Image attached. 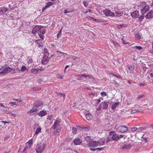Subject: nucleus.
Listing matches in <instances>:
<instances>
[{
  "label": "nucleus",
  "instance_id": "1",
  "mask_svg": "<svg viewBox=\"0 0 153 153\" xmlns=\"http://www.w3.org/2000/svg\"><path fill=\"white\" fill-rule=\"evenodd\" d=\"M44 104V102L41 101H37L34 102L33 103L32 109L29 111L28 114L32 113L37 111L38 108L42 107Z\"/></svg>",
  "mask_w": 153,
  "mask_h": 153
},
{
  "label": "nucleus",
  "instance_id": "2",
  "mask_svg": "<svg viewBox=\"0 0 153 153\" xmlns=\"http://www.w3.org/2000/svg\"><path fill=\"white\" fill-rule=\"evenodd\" d=\"M139 9L141 10L142 14H143L149 10V6L147 5L145 2H143L140 5L139 7Z\"/></svg>",
  "mask_w": 153,
  "mask_h": 153
},
{
  "label": "nucleus",
  "instance_id": "3",
  "mask_svg": "<svg viewBox=\"0 0 153 153\" xmlns=\"http://www.w3.org/2000/svg\"><path fill=\"white\" fill-rule=\"evenodd\" d=\"M45 146V143L38 144L35 149L36 153H42L44 151Z\"/></svg>",
  "mask_w": 153,
  "mask_h": 153
},
{
  "label": "nucleus",
  "instance_id": "4",
  "mask_svg": "<svg viewBox=\"0 0 153 153\" xmlns=\"http://www.w3.org/2000/svg\"><path fill=\"white\" fill-rule=\"evenodd\" d=\"M39 28V30L37 32V33L39 34L40 38L42 39H44L43 35L45 32V30L44 29V27L40 26V28Z\"/></svg>",
  "mask_w": 153,
  "mask_h": 153
},
{
  "label": "nucleus",
  "instance_id": "5",
  "mask_svg": "<svg viewBox=\"0 0 153 153\" xmlns=\"http://www.w3.org/2000/svg\"><path fill=\"white\" fill-rule=\"evenodd\" d=\"M109 135L110 136L112 140L118 141L119 140L118 135L114 131H110L109 133Z\"/></svg>",
  "mask_w": 153,
  "mask_h": 153
},
{
  "label": "nucleus",
  "instance_id": "6",
  "mask_svg": "<svg viewBox=\"0 0 153 153\" xmlns=\"http://www.w3.org/2000/svg\"><path fill=\"white\" fill-rule=\"evenodd\" d=\"M87 145L89 147H97L100 146V142L99 141H91L90 142L88 143Z\"/></svg>",
  "mask_w": 153,
  "mask_h": 153
},
{
  "label": "nucleus",
  "instance_id": "7",
  "mask_svg": "<svg viewBox=\"0 0 153 153\" xmlns=\"http://www.w3.org/2000/svg\"><path fill=\"white\" fill-rule=\"evenodd\" d=\"M116 130L118 132L124 133L128 131V128L125 126H120L117 128Z\"/></svg>",
  "mask_w": 153,
  "mask_h": 153
},
{
  "label": "nucleus",
  "instance_id": "8",
  "mask_svg": "<svg viewBox=\"0 0 153 153\" xmlns=\"http://www.w3.org/2000/svg\"><path fill=\"white\" fill-rule=\"evenodd\" d=\"M103 12L104 14L107 16H111L113 17L114 16V13L111 11V10L109 9H106L104 10Z\"/></svg>",
  "mask_w": 153,
  "mask_h": 153
},
{
  "label": "nucleus",
  "instance_id": "9",
  "mask_svg": "<svg viewBox=\"0 0 153 153\" xmlns=\"http://www.w3.org/2000/svg\"><path fill=\"white\" fill-rule=\"evenodd\" d=\"M49 62V59L48 56L44 55L43 58L41 61V63L43 65L47 64Z\"/></svg>",
  "mask_w": 153,
  "mask_h": 153
},
{
  "label": "nucleus",
  "instance_id": "10",
  "mask_svg": "<svg viewBox=\"0 0 153 153\" xmlns=\"http://www.w3.org/2000/svg\"><path fill=\"white\" fill-rule=\"evenodd\" d=\"M60 121H59L58 120H56L54 123L53 125L52 126L51 128L53 130H55L57 128V127L60 126Z\"/></svg>",
  "mask_w": 153,
  "mask_h": 153
},
{
  "label": "nucleus",
  "instance_id": "11",
  "mask_svg": "<svg viewBox=\"0 0 153 153\" xmlns=\"http://www.w3.org/2000/svg\"><path fill=\"white\" fill-rule=\"evenodd\" d=\"M47 114V111L44 110H43L37 113V115L41 117H44Z\"/></svg>",
  "mask_w": 153,
  "mask_h": 153
},
{
  "label": "nucleus",
  "instance_id": "12",
  "mask_svg": "<svg viewBox=\"0 0 153 153\" xmlns=\"http://www.w3.org/2000/svg\"><path fill=\"white\" fill-rule=\"evenodd\" d=\"M108 102L106 101L101 102L100 104V106H101L103 109H105L107 108L108 106Z\"/></svg>",
  "mask_w": 153,
  "mask_h": 153
},
{
  "label": "nucleus",
  "instance_id": "13",
  "mask_svg": "<svg viewBox=\"0 0 153 153\" xmlns=\"http://www.w3.org/2000/svg\"><path fill=\"white\" fill-rule=\"evenodd\" d=\"M74 144L76 145H80L82 143V140L78 137L75 138L73 141Z\"/></svg>",
  "mask_w": 153,
  "mask_h": 153
},
{
  "label": "nucleus",
  "instance_id": "14",
  "mask_svg": "<svg viewBox=\"0 0 153 153\" xmlns=\"http://www.w3.org/2000/svg\"><path fill=\"white\" fill-rule=\"evenodd\" d=\"M36 45L39 47H43V43L42 39H37L35 41Z\"/></svg>",
  "mask_w": 153,
  "mask_h": 153
},
{
  "label": "nucleus",
  "instance_id": "15",
  "mask_svg": "<svg viewBox=\"0 0 153 153\" xmlns=\"http://www.w3.org/2000/svg\"><path fill=\"white\" fill-rule=\"evenodd\" d=\"M40 28V26L36 25L35 26L33 29L32 33L34 34H36V33L37 32L39 28Z\"/></svg>",
  "mask_w": 153,
  "mask_h": 153
},
{
  "label": "nucleus",
  "instance_id": "16",
  "mask_svg": "<svg viewBox=\"0 0 153 153\" xmlns=\"http://www.w3.org/2000/svg\"><path fill=\"white\" fill-rule=\"evenodd\" d=\"M147 19H151L153 18V10H151L145 16Z\"/></svg>",
  "mask_w": 153,
  "mask_h": 153
},
{
  "label": "nucleus",
  "instance_id": "17",
  "mask_svg": "<svg viewBox=\"0 0 153 153\" xmlns=\"http://www.w3.org/2000/svg\"><path fill=\"white\" fill-rule=\"evenodd\" d=\"M8 9L7 7H2L0 8V13L1 14H4L5 12L8 11Z\"/></svg>",
  "mask_w": 153,
  "mask_h": 153
},
{
  "label": "nucleus",
  "instance_id": "18",
  "mask_svg": "<svg viewBox=\"0 0 153 153\" xmlns=\"http://www.w3.org/2000/svg\"><path fill=\"white\" fill-rule=\"evenodd\" d=\"M139 13L138 11L136 10L132 13L131 14V15L132 17L137 18H138L139 16Z\"/></svg>",
  "mask_w": 153,
  "mask_h": 153
},
{
  "label": "nucleus",
  "instance_id": "19",
  "mask_svg": "<svg viewBox=\"0 0 153 153\" xmlns=\"http://www.w3.org/2000/svg\"><path fill=\"white\" fill-rule=\"evenodd\" d=\"M30 71L31 73L36 74L38 73H40L41 70L38 68H32L31 69Z\"/></svg>",
  "mask_w": 153,
  "mask_h": 153
},
{
  "label": "nucleus",
  "instance_id": "20",
  "mask_svg": "<svg viewBox=\"0 0 153 153\" xmlns=\"http://www.w3.org/2000/svg\"><path fill=\"white\" fill-rule=\"evenodd\" d=\"M131 145L130 143L126 144L123 146L122 149H131Z\"/></svg>",
  "mask_w": 153,
  "mask_h": 153
},
{
  "label": "nucleus",
  "instance_id": "21",
  "mask_svg": "<svg viewBox=\"0 0 153 153\" xmlns=\"http://www.w3.org/2000/svg\"><path fill=\"white\" fill-rule=\"evenodd\" d=\"M127 67L128 69L131 71L130 73H133L134 70L135 66L133 65H127Z\"/></svg>",
  "mask_w": 153,
  "mask_h": 153
},
{
  "label": "nucleus",
  "instance_id": "22",
  "mask_svg": "<svg viewBox=\"0 0 153 153\" xmlns=\"http://www.w3.org/2000/svg\"><path fill=\"white\" fill-rule=\"evenodd\" d=\"M120 103L119 102H115L112 104L111 106V109L114 111L116 108L120 105Z\"/></svg>",
  "mask_w": 153,
  "mask_h": 153
},
{
  "label": "nucleus",
  "instance_id": "23",
  "mask_svg": "<svg viewBox=\"0 0 153 153\" xmlns=\"http://www.w3.org/2000/svg\"><path fill=\"white\" fill-rule=\"evenodd\" d=\"M123 14V13L121 11H116L114 13L115 17H120Z\"/></svg>",
  "mask_w": 153,
  "mask_h": 153
},
{
  "label": "nucleus",
  "instance_id": "24",
  "mask_svg": "<svg viewBox=\"0 0 153 153\" xmlns=\"http://www.w3.org/2000/svg\"><path fill=\"white\" fill-rule=\"evenodd\" d=\"M12 68H11L10 67H8L5 68L4 69L5 74L6 73H8L9 72H11L12 71Z\"/></svg>",
  "mask_w": 153,
  "mask_h": 153
},
{
  "label": "nucleus",
  "instance_id": "25",
  "mask_svg": "<svg viewBox=\"0 0 153 153\" xmlns=\"http://www.w3.org/2000/svg\"><path fill=\"white\" fill-rule=\"evenodd\" d=\"M88 79H90V82L91 83H94L96 82V79L92 76L89 75L88 76Z\"/></svg>",
  "mask_w": 153,
  "mask_h": 153
},
{
  "label": "nucleus",
  "instance_id": "26",
  "mask_svg": "<svg viewBox=\"0 0 153 153\" xmlns=\"http://www.w3.org/2000/svg\"><path fill=\"white\" fill-rule=\"evenodd\" d=\"M85 117L88 120H91L93 118L92 115L90 114H86Z\"/></svg>",
  "mask_w": 153,
  "mask_h": 153
},
{
  "label": "nucleus",
  "instance_id": "27",
  "mask_svg": "<svg viewBox=\"0 0 153 153\" xmlns=\"http://www.w3.org/2000/svg\"><path fill=\"white\" fill-rule=\"evenodd\" d=\"M150 134L149 133L147 134V137H144L143 136L142 137V138L145 140V143L147 142V140L148 138H151L152 137V136H151V135L150 136Z\"/></svg>",
  "mask_w": 153,
  "mask_h": 153
},
{
  "label": "nucleus",
  "instance_id": "28",
  "mask_svg": "<svg viewBox=\"0 0 153 153\" xmlns=\"http://www.w3.org/2000/svg\"><path fill=\"white\" fill-rule=\"evenodd\" d=\"M92 140L91 137L89 136H87L85 138V140L88 143L90 142L91 141V140Z\"/></svg>",
  "mask_w": 153,
  "mask_h": 153
},
{
  "label": "nucleus",
  "instance_id": "29",
  "mask_svg": "<svg viewBox=\"0 0 153 153\" xmlns=\"http://www.w3.org/2000/svg\"><path fill=\"white\" fill-rule=\"evenodd\" d=\"M146 128V127H141L139 128H137V132H140L142 130L145 129Z\"/></svg>",
  "mask_w": 153,
  "mask_h": 153
},
{
  "label": "nucleus",
  "instance_id": "30",
  "mask_svg": "<svg viewBox=\"0 0 153 153\" xmlns=\"http://www.w3.org/2000/svg\"><path fill=\"white\" fill-rule=\"evenodd\" d=\"M142 112L140 109H134L131 111V113L134 114L136 112Z\"/></svg>",
  "mask_w": 153,
  "mask_h": 153
},
{
  "label": "nucleus",
  "instance_id": "31",
  "mask_svg": "<svg viewBox=\"0 0 153 153\" xmlns=\"http://www.w3.org/2000/svg\"><path fill=\"white\" fill-rule=\"evenodd\" d=\"M89 75H87L86 74H79L78 76L80 77H84L85 78H88Z\"/></svg>",
  "mask_w": 153,
  "mask_h": 153
},
{
  "label": "nucleus",
  "instance_id": "32",
  "mask_svg": "<svg viewBox=\"0 0 153 153\" xmlns=\"http://www.w3.org/2000/svg\"><path fill=\"white\" fill-rule=\"evenodd\" d=\"M57 94L58 96H59L60 97H62L63 99L65 100V95L64 94H63L60 93H57Z\"/></svg>",
  "mask_w": 153,
  "mask_h": 153
},
{
  "label": "nucleus",
  "instance_id": "33",
  "mask_svg": "<svg viewBox=\"0 0 153 153\" xmlns=\"http://www.w3.org/2000/svg\"><path fill=\"white\" fill-rule=\"evenodd\" d=\"M61 129L59 128H57L56 130L54 131L53 133L56 135H58L59 134V132L60 131Z\"/></svg>",
  "mask_w": 153,
  "mask_h": 153
},
{
  "label": "nucleus",
  "instance_id": "34",
  "mask_svg": "<svg viewBox=\"0 0 153 153\" xmlns=\"http://www.w3.org/2000/svg\"><path fill=\"white\" fill-rule=\"evenodd\" d=\"M53 4V2H51L50 1L46 3L45 5V7L48 8L50 6L52 5Z\"/></svg>",
  "mask_w": 153,
  "mask_h": 153
},
{
  "label": "nucleus",
  "instance_id": "35",
  "mask_svg": "<svg viewBox=\"0 0 153 153\" xmlns=\"http://www.w3.org/2000/svg\"><path fill=\"white\" fill-rule=\"evenodd\" d=\"M44 53L45 55H49V52L48 49L46 48H45L44 49Z\"/></svg>",
  "mask_w": 153,
  "mask_h": 153
},
{
  "label": "nucleus",
  "instance_id": "36",
  "mask_svg": "<svg viewBox=\"0 0 153 153\" xmlns=\"http://www.w3.org/2000/svg\"><path fill=\"white\" fill-rule=\"evenodd\" d=\"M127 25L125 24H123L120 25H118V28L119 29H121L122 28L126 27H127Z\"/></svg>",
  "mask_w": 153,
  "mask_h": 153
},
{
  "label": "nucleus",
  "instance_id": "37",
  "mask_svg": "<svg viewBox=\"0 0 153 153\" xmlns=\"http://www.w3.org/2000/svg\"><path fill=\"white\" fill-rule=\"evenodd\" d=\"M132 48L134 49L138 50H141L142 49V48L140 46H135L132 47Z\"/></svg>",
  "mask_w": 153,
  "mask_h": 153
},
{
  "label": "nucleus",
  "instance_id": "38",
  "mask_svg": "<svg viewBox=\"0 0 153 153\" xmlns=\"http://www.w3.org/2000/svg\"><path fill=\"white\" fill-rule=\"evenodd\" d=\"M28 70L25 66H23L21 67V71L22 72H24L27 71Z\"/></svg>",
  "mask_w": 153,
  "mask_h": 153
},
{
  "label": "nucleus",
  "instance_id": "39",
  "mask_svg": "<svg viewBox=\"0 0 153 153\" xmlns=\"http://www.w3.org/2000/svg\"><path fill=\"white\" fill-rule=\"evenodd\" d=\"M41 128L39 127H38L36 128V131L35 132V134H37L39 132L41 131Z\"/></svg>",
  "mask_w": 153,
  "mask_h": 153
},
{
  "label": "nucleus",
  "instance_id": "40",
  "mask_svg": "<svg viewBox=\"0 0 153 153\" xmlns=\"http://www.w3.org/2000/svg\"><path fill=\"white\" fill-rule=\"evenodd\" d=\"M56 52L57 53V54L58 55H59V54L58 53H61V54H63V57H65V55H67V53H62V52L58 51H56Z\"/></svg>",
  "mask_w": 153,
  "mask_h": 153
},
{
  "label": "nucleus",
  "instance_id": "41",
  "mask_svg": "<svg viewBox=\"0 0 153 153\" xmlns=\"http://www.w3.org/2000/svg\"><path fill=\"white\" fill-rule=\"evenodd\" d=\"M32 90L34 91H36L41 89L40 88H38L37 87H33L32 88Z\"/></svg>",
  "mask_w": 153,
  "mask_h": 153
},
{
  "label": "nucleus",
  "instance_id": "42",
  "mask_svg": "<svg viewBox=\"0 0 153 153\" xmlns=\"http://www.w3.org/2000/svg\"><path fill=\"white\" fill-rule=\"evenodd\" d=\"M121 40L122 41V42L123 44H129L130 43L129 42H126L123 38H122L121 39Z\"/></svg>",
  "mask_w": 153,
  "mask_h": 153
},
{
  "label": "nucleus",
  "instance_id": "43",
  "mask_svg": "<svg viewBox=\"0 0 153 153\" xmlns=\"http://www.w3.org/2000/svg\"><path fill=\"white\" fill-rule=\"evenodd\" d=\"M150 78H153V73H150L148 76V79H149Z\"/></svg>",
  "mask_w": 153,
  "mask_h": 153
},
{
  "label": "nucleus",
  "instance_id": "44",
  "mask_svg": "<svg viewBox=\"0 0 153 153\" xmlns=\"http://www.w3.org/2000/svg\"><path fill=\"white\" fill-rule=\"evenodd\" d=\"M71 12H72V11L70 10L69 9H65V11L64 12V13L65 14H66V13H71Z\"/></svg>",
  "mask_w": 153,
  "mask_h": 153
},
{
  "label": "nucleus",
  "instance_id": "45",
  "mask_svg": "<svg viewBox=\"0 0 153 153\" xmlns=\"http://www.w3.org/2000/svg\"><path fill=\"white\" fill-rule=\"evenodd\" d=\"M91 19L94 20V21L95 22H100V20L99 19H94L93 17H91Z\"/></svg>",
  "mask_w": 153,
  "mask_h": 153
},
{
  "label": "nucleus",
  "instance_id": "46",
  "mask_svg": "<svg viewBox=\"0 0 153 153\" xmlns=\"http://www.w3.org/2000/svg\"><path fill=\"white\" fill-rule=\"evenodd\" d=\"M77 129L76 128L73 127L72 128V132L73 133H74V134H76V133Z\"/></svg>",
  "mask_w": 153,
  "mask_h": 153
},
{
  "label": "nucleus",
  "instance_id": "47",
  "mask_svg": "<svg viewBox=\"0 0 153 153\" xmlns=\"http://www.w3.org/2000/svg\"><path fill=\"white\" fill-rule=\"evenodd\" d=\"M83 3L84 4V6L85 7H87L88 6V4L87 1H84L83 2Z\"/></svg>",
  "mask_w": 153,
  "mask_h": 153
},
{
  "label": "nucleus",
  "instance_id": "48",
  "mask_svg": "<svg viewBox=\"0 0 153 153\" xmlns=\"http://www.w3.org/2000/svg\"><path fill=\"white\" fill-rule=\"evenodd\" d=\"M137 128L136 127H133L131 129V130L133 132L136 131L137 132Z\"/></svg>",
  "mask_w": 153,
  "mask_h": 153
},
{
  "label": "nucleus",
  "instance_id": "49",
  "mask_svg": "<svg viewBox=\"0 0 153 153\" xmlns=\"http://www.w3.org/2000/svg\"><path fill=\"white\" fill-rule=\"evenodd\" d=\"M105 143V140H103L101 141V143H100V145H104Z\"/></svg>",
  "mask_w": 153,
  "mask_h": 153
},
{
  "label": "nucleus",
  "instance_id": "50",
  "mask_svg": "<svg viewBox=\"0 0 153 153\" xmlns=\"http://www.w3.org/2000/svg\"><path fill=\"white\" fill-rule=\"evenodd\" d=\"M100 94L102 96L104 97L106 95V93L105 92H102Z\"/></svg>",
  "mask_w": 153,
  "mask_h": 153
},
{
  "label": "nucleus",
  "instance_id": "51",
  "mask_svg": "<svg viewBox=\"0 0 153 153\" xmlns=\"http://www.w3.org/2000/svg\"><path fill=\"white\" fill-rule=\"evenodd\" d=\"M13 100L14 101H18L20 102H22V100L20 99H13Z\"/></svg>",
  "mask_w": 153,
  "mask_h": 153
},
{
  "label": "nucleus",
  "instance_id": "52",
  "mask_svg": "<svg viewBox=\"0 0 153 153\" xmlns=\"http://www.w3.org/2000/svg\"><path fill=\"white\" fill-rule=\"evenodd\" d=\"M10 105L11 106H13L14 105H17L16 102H10L8 104V105Z\"/></svg>",
  "mask_w": 153,
  "mask_h": 153
},
{
  "label": "nucleus",
  "instance_id": "53",
  "mask_svg": "<svg viewBox=\"0 0 153 153\" xmlns=\"http://www.w3.org/2000/svg\"><path fill=\"white\" fill-rule=\"evenodd\" d=\"M135 37L138 39H141V36L138 33H137L135 35Z\"/></svg>",
  "mask_w": 153,
  "mask_h": 153
},
{
  "label": "nucleus",
  "instance_id": "54",
  "mask_svg": "<svg viewBox=\"0 0 153 153\" xmlns=\"http://www.w3.org/2000/svg\"><path fill=\"white\" fill-rule=\"evenodd\" d=\"M5 74L4 70L1 72H0V76H3Z\"/></svg>",
  "mask_w": 153,
  "mask_h": 153
},
{
  "label": "nucleus",
  "instance_id": "55",
  "mask_svg": "<svg viewBox=\"0 0 153 153\" xmlns=\"http://www.w3.org/2000/svg\"><path fill=\"white\" fill-rule=\"evenodd\" d=\"M144 16H141L139 18V20L140 21H142V20L143 19Z\"/></svg>",
  "mask_w": 153,
  "mask_h": 153
},
{
  "label": "nucleus",
  "instance_id": "56",
  "mask_svg": "<svg viewBox=\"0 0 153 153\" xmlns=\"http://www.w3.org/2000/svg\"><path fill=\"white\" fill-rule=\"evenodd\" d=\"M26 144L27 148H30L31 147L32 145L30 144V143H27Z\"/></svg>",
  "mask_w": 153,
  "mask_h": 153
},
{
  "label": "nucleus",
  "instance_id": "57",
  "mask_svg": "<svg viewBox=\"0 0 153 153\" xmlns=\"http://www.w3.org/2000/svg\"><path fill=\"white\" fill-rule=\"evenodd\" d=\"M42 80V79L41 78H39L38 79L37 81L38 83L40 84Z\"/></svg>",
  "mask_w": 153,
  "mask_h": 153
},
{
  "label": "nucleus",
  "instance_id": "58",
  "mask_svg": "<svg viewBox=\"0 0 153 153\" xmlns=\"http://www.w3.org/2000/svg\"><path fill=\"white\" fill-rule=\"evenodd\" d=\"M52 117V115H50L48 116L47 118V119L48 120H51V118Z\"/></svg>",
  "mask_w": 153,
  "mask_h": 153
},
{
  "label": "nucleus",
  "instance_id": "59",
  "mask_svg": "<svg viewBox=\"0 0 153 153\" xmlns=\"http://www.w3.org/2000/svg\"><path fill=\"white\" fill-rule=\"evenodd\" d=\"M102 108V107H101V106H100V105L97 108V110L98 111H100L101 109Z\"/></svg>",
  "mask_w": 153,
  "mask_h": 153
},
{
  "label": "nucleus",
  "instance_id": "60",
  "mask_svg": "<svg viewBox=\"0 0 153 153\" xmlns=\"http://www.w3.org/2000/svg\"><path fill=\"white\" fill-rule=\"evenodd\" d=\"M62 29L59 32V33L57 34V37H58L59 36H60L61 35V31L62 30Z\"/></svg>",
  "mask_w": 153,
  "mask_h": 153
},
{
  "label": "nucleus",
  "instance_id": "61",
  "mask_svg": "<svg viewBox=\"0 0 153 153\" xmlns=\"http://www.w3.org/2000/svg\"><path fill=\"white\" fill-rule=\"evenodd\" d=\"M83 129H84L85 131H88L90 130V127H86L83 128Z\"/></svg>",
  "mask_w": 153,
  "mask_h": 153
},
{
  "label": "nucleus",
  "instance_id": "62",
  "mask_svg": "<svg viewBox=\"0 0 153 153\" xmlns=\"http://www.w3.org/2000/svg\"><path fill=\"white\" fill-rule=\"evenodd\" d=\"M96 149V150L101 151L102 150L104 149V148H97Z\"/></svg>",
  "mask_w": 153,
  "mask_h": 153
},
{
  "label": "nucleus",
  "instance_id": "63",
  "mask_svg": "<svg viewBox=\"0 0 153 153\" xmlns=\"http://www.w3.org/2000/svg\"><path fill=\"white\" fill-rule=\"evenodd\" d=\"M33 61V60L32 59H30L28 61H27V62L28 64L31 63Z\"/></svg>",
  "mask_w": 153,
  "mask_h": 153
},
{
  "label": "nucleus",
  "instance_id": "64",
  "mask_svg": "<svg viewBox=\"0 0 153 153\" xmlns=\"http://www.w3.org/2000/svg\"><path fill=\"white\" fill-rule=\"evenodd\" d=\"M149 53L153 55V48H152V49L149 51Z\"/></svg>",
  "mask_w": 153,
  "mask_h": 153
}]
</instances>
